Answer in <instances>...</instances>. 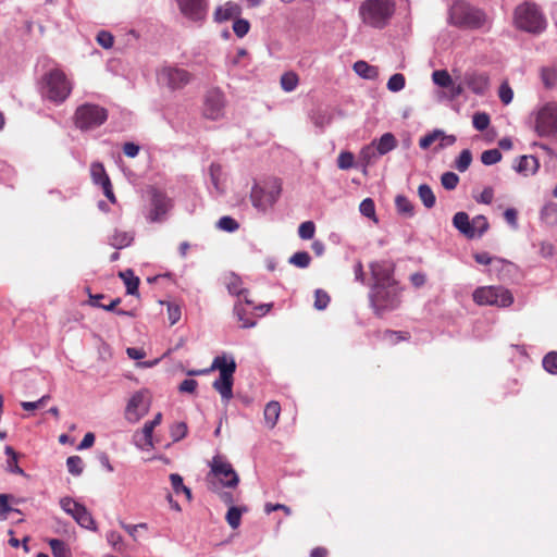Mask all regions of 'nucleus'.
Segmentation results:
<instances>
[{"label": "nucleus", "instance_id": "obj_6", "mask_svg": "<svg viewBox=\"0 0 557 557\" xmlns=\"http://www.w3.org/2000/svg\"><path fill=\"white\" fill-rule=\"evenodd\" d=\"M400 290L398 283L391 286H371L369 299L374 313L382 317L384 312L398 308Z\"/></svg>", "mask_w": 557, "mask_h": 557}, {"label": "nucleus", "instance_id": "obj_28", "mask_svg": "<svg viewBox=\"0 0 557 557\" xmlns=\"http://www.w3.org/2000/svg\"><path fill=\"white\" fill-rule=\"evenodd\" d=\"M134 240V235L129 232L115 230L109 239V243L115 249L128 247Z\"/></svg>", "mask_w": 557, "mask_h": 557}, {"label": "nucleus", "instance_id": "obj_41", "mask_svg": "<svg viewBox=\"0 0 557 557\" xmlns=\"http://www.w3.org/2000/svg\"><path fill=\"white\" fill-rule=\"evenodd\" d=\"M395 205L399 213L411 216L413 214V206L411 201L403 195H398L395 199Z\"/></svg>", "mask_w": 557, "mask_h": 557}, {"label": "nucleus", "instance_id": "obj_45", "mask_svg": "<svg viewBox=\"0 0 557 557\" xmlns=\"http://www.w3.org/2000/svg\"><path fill=\"white\" fill-rule=\"evenodd\" d=\"M406 84V78L403 74L396 73L392 75L387 82V88L388 90L393 92L400 91Z\"/></svg>", "mask_w": 557, "mask_h": 557}, {"label": "nucleus", "instance_id": "obj_33", "mask_svg": "<svg viewBox=\"0 0 557 557\" xmlns=\"http://www.w3.org/2000/svg\"><path fill=\"white\" fill-rule=\"evenodd\" d=\"M75 521L82 527L90 531L97 530L96 521L94 520L90 511L86 507L81 508V512L76 516Z\"/></svg>", "mask_w": 557, "mask_h": 557}, {"label": "nucleus", "instance_id": "obj_44", "mask_svg": "<svg viewBox=\"0 0 557 557\" xmlns=\"http://www.w3.org/2000/svg\"><path fill=\"white\" fill-rule=\"evenodd\" d=\"M170 481H171L172 488L176 494H180L181 492H183L187 495L188 498L191 497L190 490L184 485L183 478L180 474L172 473L170 475Z\"/></svg>", "mask_w": 557, "mask_h": 557}, {"label": "nucleus", "instance_id": "obj_60", "mask_svg": "<svg viewBox=\"0 0 557 557\" xmlns=\"http://www.w3.org/2000/svg\"><path fill=\"white\" fill-rule=\"evenodd\" d=\"M187 434V425L184 422H177L171 426V436L174 442L184 438Z\"/></svg>", "mask_w": 557, "mask_h": 557}, {"label": "nucleus", "instance_id": "obj_57", "mask_svg": "<svg viewBox=\"0 0 557 557\" xmlns=\"http://www.w3.org/2000/svg\"><path fill=\"white\" fill-rule=\"evenodd\" d=\"M234 311H235V314L237 315L238 320L242 322L243 327H251L256 324V321L250 319L246 314V311L242 305H235Z\"/></svg>", "mask_w": 557, "mask_h": 557}, {"label": "nucleus", "instance_id": "obj_12", "mask_svg": "<svg viewBox=\"0 0 557 557\" xmlns=\"http://www.w3.org/2000/svg\"><path fill=\"white\" fill-rule=\"evenodd\" d=\"M372 283L369 286H391L398 282L394 278L395 265L391 261H374L369 264Z\"/></svg>", "mask_w": 557, "mask_h": 557}, {"label": "nucleus", "instance_id": "obj_35", "mask_svg": "<svg viewBox=\"0 0 557 557\" xmlns=\"http://www.w3.org/2000/svg\"><path fill=\"white\" fill-rule=\"evenodd\" d=\"M4 451L9 456V459L7 462L8 471L11 473H15V474L25 476L26 474H25L24 470L17 463V454L15 453V450L11 446H5Z\"/></svg>", "mask_w": 557, "mask_h": 557}, {"label": "nucleus", "instance_id": "obj_31", "mask_svg": "<svg viewBox=\"0 0 557 557\" xmlns=\"http://www.w3.org/2000/svg\"><path fill=\"white\" fill-rule=\"evenodd\" d=\"M374 146L375 141H372L370 145L364 146L359 153V159L364 168L373 164L380 157Z\"/></svg>", "mask_w": 557, "mask_h": 557}, {"label": "nucleus", "instance_id": "obj_43", "mask_svg": "<svg viewBox=\"0 0 557 557\" xmlns=\"http://www.w3.org/2000/svg\"><path fill=\"white\" fill-rule=\"evenodd\" d=\"M472 162V154L469 149H465L460 152L459 157L456 160L455 168L459 172H465L469 169Z\"/></svg>", "mask_w": 557, "mask_h": 557}, {"label": "nucleus", "instance_id": "obj_23", "mask_svg": "<svg viewBox=\"0 0 557 557\" xmlns=\"http://www.w3.org/2000/svg\"><path fill=\"white\" fill-rule=\"evenodd\" d=\"M453 225L466 237L474 238L473 227H471V221L466 212H457L453 218Z\"/></svg>", "mask_w": 557, "mask_h": 557}, {"label": "nucleus", "instance_id": "obj_2", "mask_svg": "<svg viewBox=\"0 0 557 557\" xmlns=\"http://www.w3.org/2000/svg\"><path fill=\"white\" fill-rule=\"evenodd\" d=\"M513 25L522 32L540 35L546 29L547 21L536 3L525 1L516 7L513 11Z\"/></svg>", "mask_w": 557, "mask_h": 557}, {"label": "nucleus", "instance_id": "obj_53", "mask_svg": "<svg viewBox=\"0 0 557 557\" xmlns=\"http://www.w3.org/2000/svg\"><path fill=\"white\" fill-rule=\"evenodd\" d=\"M359 210H360L362 215H364L367 218H370V219H373L374 221H376V219H375V205H374V201L371 198L363 199L361 201V203H360Z\"/></svg>", "mask_w": 557, "mask_h": 557}, {"label": "nucleus", "instance_id": "obj_47", "mask_svg": "<svg viewBox=\"0 0 557 557\" xmlns=\"http://www.w3.org/2000/svg\"><path fill=\"white\" fill-rule=\"evenodd\" d=\"M442 186L447 190H453L459 183V176L454 172H445L441 176Z\"/></svg>", "mask_w": 557, "mask_h": 557}, {"label": "nucleus", "instance_id": "obj_42", "mask_svg": "<svg viewBox=\"0 0 557 557\" xmlns=\"http://www.w3.org/2000/svg\"><path fill=\"white\" fill-rule=\"evenodd\" d=\"M488 221L484 215H476L471 221V227H473L474 237L482 236L488 230Z\"/></svg>", "mask_w": 557, "mask_h": 557}, {"label": "nucleus", "instance_id": "obj_22", "mask_svg": "<svg viewBox=\"0 0 557 557\" xmlns=\"http://www.w3.org/2000/svg\"><path fill=\"white\" fill-rule=\"evenodd\" d=\"M513 168L519 174L530 176L539 171L540 161L534 156H521Z\"/></svg>", "mask_w": 557, "mask_h": 557}, {"label": "nucleus", "instance_id": "obj_30", "mask_svg": "<svg viewBox=\"0 0 557 557\" xmlns=\"http://www.w3.org/2000/svg\"><path fill=\"white\" fill-rule=\"evenodd\" d=\"M541 81L546 89H552L557 85V67L543 66L540 70Z\"/></svg>", "mask_w": 557, "mask_h": 557}, {"label": "nucleus", "instance_id": "obj_62", "mask_svg": "<svg viewBox=\"0 0 557 557\" xmlns=\"http://www.w3.org/2000/svg\"><path fill=\"white\" fill-rule=\"evenodd\" d=\"M97 42L104 49H110L114 44V37L111 33L101 30L97 35Z\"/></svg>", "mask_w": 557, "mask_h": 557}, {"label": "nucleus", "instance_id": "obj_34", "mask_svg": "<svg viewBox=\"0 0 557 557\" xmlns=\"http://www.w3.org/2000/svg\"><path fill=\"white\" fill-rule=\"evenodd\" d=\"M418 195L422 203L428 208L431 209L435 206V195L431 187L426 184H421L418 188Z\"/></svg>", "mask_w": 557, "mask_h": 557}, {"label": "nucleus", "instance_id": "obj_18", "mask_svg": "<svg viewBox=\"0 0 557 557\" xmlns=\"http://www.w3.org/2000/svg\"><path fill=\"white\" fill-rule=\"evenodd\" d=\"M242 13V8L239 4L227 1L223 5H219L214 13L213 18L218 23H223L230 21L234 17H237Z\"/></svg>", "mask_w": 557, "mask_h": 557}, {"label": "nucleus", "instance_id": "obj_15", "mask_svg": "<svg viewBox=\"0 0 557 557\" xmlns=\"http://www.w3.org/2000/svg\"><path fill=\"white\" fill-rule=\"evenodd\" d=\"M280 190H265L259 185H253L250 193L252 206L258 210L265 211L273 206L278 197Z\"/></svg>", "mask_w": 557, "mask_h": 557}, {"label": "nucleus", "instance_id": "obj_51", "mask_svg": "<svg viewBox=\"0 0 557 557\" xmlns=\"http://www.w3.org/2000/svg\"><path fill=\"white\" fill-rule=\"evenodd\" d=\"M315 233V225L312 221L302 222L298 227V235L301 239H311Z\"/></svg>", "mask_w": 557, "mask_h": 557}, {"label": "nucleus", "instance_id": "obj_7", "mask_svg": "<svg viewBox=\"0 0 557 557\" xmlns=\"http://www.w3.org/2000/svg\"><path fill=\"white\" fill-rule=\"evenodd\" d=\"M473 301L479 306L509 307L513 302L511 292L503 286H483L473 292Z\"/></svg>", "mask_w": 557, "mask_h": 557}, {"label": "nucleus", "instance_id": "obj_8", "mask_svg": "<svg viewBox=\"0 0 557 557\" xmlns=\"http://www.w3.org/2000/svg\"><path fill=\"white\" fill-rule=\"evenodd\" d=\"M107 109L92 103L79 106L74 114L75 126L82 131L99 127L107 121Z\"/></svg>", "mask_w": 557, "mask_h": 557}, {"label": "nucleus", "instance_id": "obj_54", "mask_svg": "<svg viewBox=\"0 0 557 557\" xmlns=\"http://www.w3.org/2000/svg\"><path fill=\"white\" fill-rule=\"evenodd\" d=\"M355 156L349 151H342L337 158V166L341 170H348L354 166Z\"/></svg>", "mask_w": 557, "mask_h": 557}, {"label": "nucleus", "instance_id": "obj_17", "mask_svg": "<svg viewBox=\"0 0 557 557\" xmlns=\"http://www.w3.org/2000/svg\"><path fill=\"white\" fill-rule=\"evenodd\" d=\"M151 210L148 214L150 222H158L162 215H164L169 208V200L166 196L156 189L152 190L151 195Z\"/></svg>", "mask_w": 557, "mask_h": 557}, {"label": "nucleus", "instance_id": "obj_32", "mask_svg": "<svg viewBox=\"0 0 557 557\" xmlns=\"http://www.w3.org/2000/svg\"><path fill=\"white\" fill-rule=\"evenodd\" d=\"M281 87L284 91L290 92L295 90L299 84V76L293 72H285L280 79Z\"/></svg>", "mask_w": 557, "mask_h": 557}, {"label": "nucleus", "instance_id": "obj_19", "mask_svg": "<svg viewBox=\"0 0 557 557\" xmlns=\"http://www.w3.org/2000/svg\"><path fill=\"white\" fill-rule=\"evenodd\" d=\"M468 88L475 95H484L490 86V79L486 74L472 73L466 76Z\"/></svg>", "mask_w": 557, "mask_h": 557}, {"label": "nucleus", "instance_id": "obj_27", "mask_svg": "<svg viewBox=\"0 0 557 557\" xmlns=\"http://www.w3.org/2000/svg\"><path fill=\"white\" fill-rule=\"evenodd\" d=\"M374 141V147L380 156H384L397 147V139L392 133H385L380 137V139Z\"/></svg>", "mask_w": 557, "mask_h": 557}, {"label": "nucleus", "instance_id": "obj_52", "mask_svg": "<svg viewBox=\"0 0 557 557\" xmlns=\"http://www.w3.org/2000/svg\"><path fill=\"white\" fill-rule=\"evenodd\" d=\"M67 470L73 475H79L83 472V459L79 456H71L66 460Z\"/></svg>", "mask_w": 557, "mask_h": 557}, {"label": "nucleus", "instance_id": "obj_16", "mask_svg": "<svg viewBox=\"0 0 557 557\" xmlns=\"http://www.w3.org/2000/svg\"><path fill=\"white\" fill-rule=\"evenodd\" d=\"M148 412V405L141 393H136L128 400L125 409V419L131 423L138 422Z\"/></svg>", "mask_w": 557, "mask_h": 557}, {"label": "nucleus", "instance_id": "obj_9", "mask_svg": "<svg viewBox=\"0 0 557 557\" xmlns=\"http://www.w3.org/2000/svg\"><path fill=\"white\" fill-rule=\"evenodd\" d=\"M534 128L541 137L557 138V102H547L537 111Z\"/></svg>", "mask_w": 557, "mask_h": 557}, {"label": "nucleus", "instance_id": "obj_24", "mask_svg": "<svg viewBox=\"0 0 557 557\" xmlns=\"http://www.w3.org/2000/svg\"><path fill=\"white\" fill-rule=\"evenodd\" d=\"M152 432L153 429L146 422L143 430L135 432L133 436L135 445L140 449L152 447Z\"/></svg>", "mask_w": 557, "mask_h": 557}, {"label": "nucleus", "instance_id": "obj_64", "mask_svg": "<svg viewBox=\"0 0 557 557\" xmlns=\"http://www.w3.org/2000/svg\"><path fill=\"white\" fill-rule=\"evenodd\" d=\"M198 386V382L194 379H186L184 380L180 386L178 391L181 393H194Z\"/></svg>", "mask_w": 557, "mask_h": 557}, {"label": "nucleus", "instance_id": "obj_25", "mask_svg": "<svg viewBox=\"0 0 557 557\" xmlns=\"http://www.w3.org/2000/svg\"><path fill=\"white\" fill-rule=\"evenodd\" d=\"M119 276L123 280L126 294L138 296L139 277L134 274V271L128 269L119 273Z\"/></svg>", "mask_w": 557, "mask_h": 557}, {"label": "nucleus", "instance_id": "obj_14", "mask_svg": "<svg viewBox=\"0 0 557 557\" xmlns=\"http://www.w3.org/2000/svg\"><path fill=\"white\" fill-rule=\"evenodd\" d=\"M224 95L218 88L207 91L203 102V115L210 120H218L223 114Z\"/></svg>", "mask_w": 557, "mask_h": 557}, {"label": "nucleus", "instance_id": "obj_55", "mask_svg": "<svg viewBox=\"0 0 557 557\" xmlns=\"http://www.w3.org/2000/svg\"><path fill=\"white\" fill-rule=\"evenodd\" d=\"M218 226L226 232H235L239 228L238 222L228 215L222 216L218 222Z\"/></svg>", "mask_w": 557, "mask_h": 557}, {"label": "nucleus", "instance_id": "obj_40", "mask_svg": "<svg viewBox=\"0 0 557 557\" xmlns=\"http://www.w3.org/2000/svg\"><path fill=\"white\" fill-rule=\"evenodd\" d=\"M90 174L92 182L97 185H101L106 182V177H109L102 163H92L90 166Z\"/></svg>", "mask_w": 557, "mask_h": 557}, {"label": "nucleus", "instance_id": "obj_29", "mask_svg": "<svg viewBox=\"0 0 557 557\" xmlns=\"http://www.w3.org/2000/svg\"><path fill=\"white\" fill-rule=\"evenodd\" d=\"M354 71L362 78L375 79L379 76L377 67L368 64L366 61H357Z\"/></svg>", "mask_w": 557, "mask_h": 557}, {"label": "nucleus", "instance_id": "obj_37", "mask_svg": "<svg viewBox=\"0 0 557 557\" xmlns=\"http://www.w3.org/2000/svg\"><path fill=\"white\" fill-rule=\"evenodd\" d=\"M246 508H238V507H235V506H232L228 508L227 512H226V516H225V519H226V522L228 523V525L232 528V529H237L240 524V519H242V513L243 511H245Z\"/></svg>", "mask_w": 557, "mask_h": 557}, {"label": "nucleus", "instance_id": "obj_61", "mask_svg": "<svg viewBox=\"0 0 557 557\" xmlns=\"http://www.w3.org/2000/svg\"><path fill=\"white\" fill-rule=\"evenodd\" d=\"M120 525L129 534V536L137 541V531L138 529L147 530L148 524L145 522L138 523V524H127L123 521L120 522Z\"/></svg>", "mask_w": 557, "mask_h": 557}, {"label": "nucleus", "instance_id": "obj_13", "mask_svg": "<svg viewBox=\"0 0 557 557\" xmlns=\"http://www.w3.org/2000/svg\"><path fill=\"white\" fill-rule=\"evenodd\" d=\"M181 13L193 22H202L208 13V0H176Z\"/></svg>", "mask_w": 557, "mask_h": 557}, {"label": "nucleus", "instance_id": "obj_10", "mask_svg": "<svg viewBox=\"0 0 557 557\" xmlns=\"http://www.w3.org/2000/svg\"><path fill=\"white\" fill-rule=\"evenodd\" d=\"M209 476L216 479L222 486L234 488L238 485L239 478L233 466L222 456H214L210 462Z\"/></svg>", "mask_w": 557, "mask_h": 557}, {"label": "nucleus", "instance_id": "obj_5", "mask_svg": "<svg viewBox=\"0 0 557 557\" xmlns=\"http://www.w3.org/2000/svg\"><path fill=\"white\" fill-rule=\"evenodd\" d=\"M219 370L220 376L212 386L221 395L222 399L228 401L233 397L234 373L236 362L233 357L226 355L216 356L210 367V371Z\"/></svg>", "mask_w": 557, "mask_h": 557}, {"label": "nucleus", "instance_id": "obj_38", "mask_svg": "<svg viewBox=\"0 0 557 557\" xmlns=\"http://www.w3.org/2000/svg\"><path fill=\"white\" fill-rule=\"evenodd\" d=\"M310 262L311 257L307 251H297L289 258V263L300 269L308 268Z\"/></svg>", "mask_w": 557, "mask_h": 557}, {"label": "nucleus", "instance_id": "obj_58", "mask_svg": "<svg viewBox=\"0 0 557 557\" xmlns=\"http://www.w3.org/2000/svg\"><path fill=\"white\" fill-rule=\"evenodd\" d=\"M249 29H250V24L247 20H244V18L235 20V22L233 24V30L237 37L243 38L244 36L247 35Z\"/></svg>", "mask_w": 557, "mask_h": 557}, {"label": "nucleus", "instance_id": "obj_3", "mask_svg": "<svg viewBox=\"0 0 557 557\" xmlns=\"http://www.w3.org/2000/svg\"><path fill=\"white\" fill-rule=\"evenodd\" d=\"M72 89L71 81L65 73L58 67L51 69L41 78L40 94L45 99L51 102H64L71 95Z\"/></svg>", "mask_w": 557, "mask_h": 557}, {"label": "nucleus", "instance_id": "obj_63", "mask_svg": "<svg viewBox=\"0 0 557 557\" xmlns=\"http://www.w3.org/2000/svg\"><path fill=\"white\" fill-rule=\"evenodd\" d=\"M182 310L178 305L168 302V319L171 325H174L181 319Z\"/></svg>", "mask_w": 557, "mask_h": 557}, {"label": "nucleus", "instance_id": "obj_59", "mask_svg": "<svg viewBox=\"0 0 557 557\" xmlns=\"http://www.w3.org/2000/svg\"><path fill=\"white\" fill-rule=\"evenodd\" d=\"M384 337L388 339L392 344H397L401 341L409 339L410 336L409 333L407 332L387 330L384 333Z\"/></svg>", "mask_w": 557, "mask_h": 557}, {"label": "nucleus", "instance_id": "obj_48", "mask_svg": "<svg viewBox=\"0 0 557 557\" xmlns=\"http://www.w3.org/2000/svg\"><path fill=\"white\" fill-rule=\"evenodd\" d=\"M502 160V153L498 149L485 150L481 154V161L485 165H492Z\"/></svg>", "mask_w": 557, "mask_h": 557}, {"label": "nucleus", "instance_id": "obj_20", "mask_svg": "<svg viewBox=\"0 0 557 557\" xmlns=\"http://www.w3.org/2000/svg\"><path fill=\"white\" fill-rule=\"evenodd\" d=\"M436 140H441L440 148H443L446 145H451L455 143L454 136H446L442 131L435 129L425 136L421 137L419 140V146L421 149L430 148Z\"/></svg>", "mask_w": 557, "mask_h": 557}, {"label": "nucleus", "instance_id": "obj_11", "mask_svg": "<svg viewBox=\"0 0 557 557\" xmlns=\"http://www.w3.org/2000/svg\"><path fill=\"white\" fill-rule=\"evenodd\" d=\"M191 77L188 71L176 66H163L157 73L158 82L172 90L185 87Z\"/></svg>", "mask_w": 557, "mask_h": 557}, {"label": "nucleus", "instance_id": "obj_56", "mask_svg": "<svg viewBox=\"0 0 557 557\" xmlns=\"http://www.w3.org/2000/svg\"><path fill=\"white\" fill-rule=\"evenodd\" d=\"M498 96L504 104H509L513 98V91L508 82L502 83L498 90Z\"/></svg>", "mask_w": 557, "mask_h": 557}, {"label": "nucleus", "instance_id": "obj_39", "mask_svg": "<svg viewBox=\"0 0 557 557\" xmlns=\"http://www.w3.org/2000/svg\"><path fill=\"white\" fill-rule=\"evenodd\" d=\"M433 82L443 88H448L453 85V79L446 70H437L432 74Z\"/></svg>", "mask_w": 557, "mask_h": 557}, {"label": "nucleus", "instance_id": "obj_21", "mask_svg": "<svg viewBox=\"0 0 557 557\" xmlns=\"http://www.w3.org/2000/svg\"><path fill=\"white\" fill-rule=\"evenodd\" d=\"M223 284L225 285V287L230 294L236 295V296L243 295L246 304H248V305L252 304V301L247 298V296H246L247 290L243 287V281L238 275H236L235 273L226 274L223 277Z\"/></svg>", "mask_w": 557, "mask_h": 557}, {"label": "nucleus", "instance_id": "obj_1", "mask_svg": "<svg viewBox=\"0 0 557 557\" xmlns=\"http://www.w3.org/2000/svg\"><path fill=\"white\" fill-rule=\"evenodd\" d=\"M448 22L460 29L490 32L492 20L486 12L466 1L459 0L453 3L449 9Z\"/></svg>", "mask_w": 557, "mask_h": 557}, {"label": "nucleus", "instance_id": "obj_50", "mask_svg": "<svg viewBox=\"0 0 557 557\" xmlns=\"http://www.w3.org/2000/svg\"><path fill=\"white\" fill-rule=\"evenodd\" d=\"M542 364H543V368L547 372H549L552 374H557V352L556 351L548 352L543 358Z\"/></svg>", "mask_w": 557, "mask_h": 557}, {"label": "nucleus", "instance_id": "obj_4", "mask_svg": "<svg viewBox=\"0 0 557 557\" xmlns=\"http://www.w3.org/2000/svg\"><path fill=\"white\" fill-rule=\"evenodd\" d=\"M394 11L395 4L391 0H366L359 8L362 22L374 28H383Z\"/></svg>", "mask_w": 557, "mask_h": 557}, {"label": "nucleus", "instance_id": "obj_49", "mask_svg": "<svg viewBox=\"0 0 557 557\" xmlns=\"http://www.w3.org/2000/svg\"><path fill=\"white\" fill-rule=\"evenodd\" d=\"M490 122V115L485 112H476L472 119L474 128L481 132L488 127Z\"/></svg>", "mask_w": 557, "mask_h": 557}, {"label": "nucleus", "instance_id": "obj_46", "mask_svg": "<svg viewBox=\"0 0 557 557\" xmlns=\"http://www.w3.org/2000/svg\"><path fill=\"white\" fill-rule=\"evenodd\" d=\"M331 301L330 295L323 289L314 292V308L317 310H324Z\"/></svg>", "mask_w": 557, "mask_h": 557}, {"label": "nucleus", "instance_id": "obj_36", "mask_svg": "<svg viewBox=\"0 0 557 557\" xmlns=\"http://www.w3.org/2000/svg\"><path fill=\"white\" fill-rule=\"evenodd\" d=\"M49 545L54 557H72L70 548L63 541L52 539L49 541Z\"/></svg>", "mask_w": 557, "mask_h": 557}, {"label": "nucleus", "instance_id": "obj_26", "mask_svg": "<svg viewBox=\"0 0 557 557\" xmlns=\"http://www.w3.org/2000/svg\"><path fill=\"white\" fill-rule=\"evenodd\" d=\"M280 413H281L280 403L272 400L265 405L263 416H264L265 424L270 429H273L276 425L278 418H280Z\"/></svg>", "mask_w": 557, "mask_h": 557}]
</instances>
